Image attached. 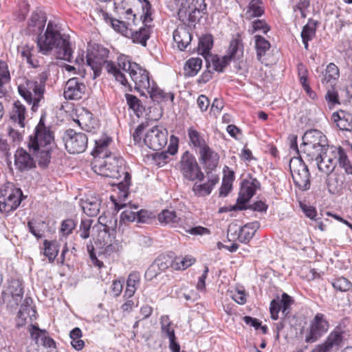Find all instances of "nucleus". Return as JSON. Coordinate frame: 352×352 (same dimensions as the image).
I'll list each match as a JSON object with an SVG mask.
<instances>
[{"label": "nucleus", "mask_w": 352, "mask_h": 352, "mask_svg": "<svg viewBox=\"0 0 352 352\" xmlns=\"http://www.w3.org/2000/svg\"><path fill=\"white\" fill-rule=\"evenodd\" d=\"M91 167L96 174L102 177L119 179L123 176V179L117 184L119 190L118 197L123 200L127 198L131 185V176L126 170L122 157L115 154L104 158L96 157L91 162Z\"/></svg>", "instance_id": "nucleus-1"}, {"label": "nucleus", "mask_w": 352, "mask_h": 352, "mask_svg": "<svg viewBox=\"0 0 352 352\" xmlns=\"http://www.w3.org/2000/svg\"><path fill=\"white\" fill-rule=\"evenodd\" d=\"M27 144L29 151L36 157L38 166L42 168H47L55 142L54 132L45 125L44 116L41 117L34 133L29 136Z\"/></svg>", "instance_id": "nucleus-2"}, {"label": "nucleus", "mask_w": 352, "mask_h": 352, "mask_svg": "<svg viewBox=\"0 0 352 352\" xmlns=\"http://www.w3.org/2000/svg\"><path fill=\"white\" fill-rule=\"evenodd\" d=\"M36 43L42 54H48L55 49L57 58L72 62L73 51L69 37L62 35L57 25L53 22L49 21L43 35L41 33L38 34Z\"/></svg>", "instance_id": "nucleus-3"}, {"label": "nucleus", "mask_w": 352, "mask_h": 352, "mask_svg": "<svg viewBox=\"0 0 352 352\" xmlns=\"http://www.w3.org/2000/svg\"><path fill=\"white\" fill-rule=\"evenodd\" d=\"M109 50L102 46H97L86 56V64L94 72V78L100 75L102 68L104 67L107 73L113 76L116 80L122 85H125L127 80L118 69L117 65L112 61H108Z\"/></svg>", "instance_id": "nucleus-4"}, {"label": "nucleus", "mask_w": 352, "mask_h": 352, "mask_svg": "<svg viewBox=\"0 0 352 352\" xmlns=\"http://www.w3.org/2000/svg\"><path fill=\"white\" fill-rule=\"evenodd\" d=\"M143 14L141 16L140 19L138 20V22H141V19L143 17L142 23L143 25L139 28L136 26L134 28H130L129 30L125 29L126 34V37L130 38L133 43L140 44L141 45L146 47V41L150 38L151 32V26L148 25L147 23L152 21L151 18V4L147 0H144L142 4Z\"/></svg>", "instance_id": "nucleus-5"}, {"label": "nucleus", "mask_w": 352, "mask_h": 352, "mask_svg": "<svg viewBox=\"0 0 352 352\" xmlns=\"http://www.w3.org/2000/svg\"><path fill=\"white\" fill-rule=\"evenodd\" d=\"M175 4L179 7L177 14L179 20L184 21L187 20L189 23L192 24L206 14L207 4L205 0H174Z\"/></svg>", "instance_id": "nucleus-6"}, {"label": "nucleus", "mask_w": 352, "mask_h": 352, "mask_svg": "<svg viewBox=\"0 0 352 352\" xmlns=\"http://www.w3.org/2000/svg\"><path fill=\"white\" fill-rule=\"evenodd\" d=\"M289 169L294 183L301 190L310 188V173L308 166L303 162L302 157H293L289 162Z\"/></svg>", "instance_id": "nucleus-7"}, {"label": "nucleus", "mask_w": 352, "mask_h": 352, "mask_svg": "<svg viewBox=\"0 0 352 352\" xmlns=\"http://www.w3.org/2000/svg\"><path fill=\"white\" fill-rule=\"evenodd\" d=\"M179 169L184 179L194 182H201L204 179V174L201 171L196 158L188 151L182 155L179 163Z\"/></svg>", "instance_id": "nucleus-8"}, {"label": "nucleus", "mask_w": 352, "mask_h": 352, "mask_svg": "<svg viewBox=\"0 0 352 352\" xmlns=\"http://www.w3.org/2000/svg\"><path fill=\"white\" fill-rule=\"evenodd\" d=\"M36 82L30 80L25 81L18 86L19 94L29 104H32V110L36 111L39 102L43 99L44 90L38 89L39 87L36 85Z\"/></svg>", "instance_id": "nucleus-9"}, {"label": "nucleus", "mask_w": 352, "mask_h": 352, "mask_svg": "<svg viewBox=\"0 0 352 352\" xmlns=\"http://www.w3.org/2000/svg\"><path fill=\"white\" fill-rule=\"evenodd\" d=\"M36 82L30 80L25 81L18 86L19 94L29 104H32V110L36 111L39 102L43 99L44 90L38 89L39 87L36 85Z\"/></svg>", "instance_id": "nucleus-10"}, {"label": "nucleus", "mask_w": 352, "mask_h": 352, "mask_svg": "<svg viewBox=\"0 0 352 352\" xmlns=\"http://www.w3.org/2000/svg\"><path fill=\"white\" fill-rule=\"evenodd\" d=\"M67 151L72 154L83 153L88 144L87 136L82 133H77L74 129H67L63 137Z\"/></svg>", "instance_id": "nucleus-11"}, {"label": "nucleus", "mask_w": 352, "mask_h": 352, "mask_svg": "<svg viewBox=\"0 0 352 352\" xmlns=\"http://www.w3.org/2000/svg\"><path fill=\"white\" fill-rule=\"evenodd\" d=\"M329 327V322L324 314L318 313L311 322L309 331L305 336V342L313 343L325 334Z\"/></svg>", "instance_id": "nucleus-12"}, {"label": "nucleus", "mask_w": 352, "mask_h": 352, "mask_svg": "<svg viewBox=\"0 0 352 352\" xmlns=\"http://www.w3.org/2000/svg\"><path fill=\"white\" fill-rule=\"evenodd\" d=\"M22 191L19 188L10 190L3 189L0 190V212L9 213L15 210L22 200Z\"/></svg>", "instance_id": "nucleus-13"}, {"label": "nucleus", "mask_w": 352, "mask_h": 352, "mask_svg": "<svg viewBox=\"0 0 352 352\" xmlns=\"http://www.w3.org/2000/svg\"><path fill=\"white\" fill-rule=\"evenodd\" d=\"M167 131L160 126L149 129L144 138V144L153 151H160L167 144Z\"/></svg>", "instance_id": "nucleus-14"}, {"label": "nucleus", "mask_w": 352, "mask_h": 352, "mask_svg": "<svg viewBox=\"0 0 352 352\" xmlns=\"http://www.w3.org/2000/svg\"><path fill=\"white\" fill-rule=\"evenodd\" d=\"M294 300L287 294L283 293L281 299H273L270 302V311L271 318L276 320L278 318V313L281 311L285 316L289 317L290 307Z\"/></svg>", "instance_id": "nucleus-15"}, {"label": "nucleus", "mask_w": 352, "mask_h": 352, "mask_svg": "<svg viewBox=\"0 0 352 352\" xmlns=\"http://www.w3.org/2000/svg\"><path fill=\"white\" fill-rule=\"evenodd\" d=\"M86 89V85L78 78H72L67 81L63 96L67 100H79L85 95Z\"/></svg>", "instance_id": "nucleus-16"}, {"label": "nucleus", "mask_w": 352, "mask_h": 352, "mask_svg": "<svg viewBox=\"0 0 352 352\" xmlns=\"http://www.w3.org/2000/svg\"><path fill=\"white\" fill-rule=\"evenodd\" d=\"M33 155L23 148H18L14 154V165L16 169L21 172L28 171L36 168V161L32 157Z\"/></svg>", "instance_id": "nucleus-17"}, {"label": "nucleus", "mask_w": 352, "mask_h": 352, "mask_svg": "<svg viewBox=\"0 0 352 352\" xmlns=\"http://www.w3.org/2000/svg\"><path fill=\"white\" fill-rule=\"evenodd\" d=\"M342 331L336 328L328 336L324 342L318 344L311 352H331L334 346H338L343 339Z\"/></svg>", "instance_id": "nucleus-18"}, {"label": "nucleus", "mask_w": 352, "mask_h": 352, "mask_svg": "<svg viewBox=\"0 0 352 352\" xmlns=\"http://www.w3.org/2000/svg\"><path fill=\"white\" fill-rule=\"evenodd\" d=\"M199 153L200 155V161L204 166L206 173H212L218 165L219 160V154L208 145L203 147L201 150H199Z\"/></svg>", "instance_id": "nucleus-19"}, {"label": "nucleus", "mask_w": 352, "mask_h": 352, "mask_svg": "<svg viewBox=\"0 0 352 352\" xmlns=\"http://www.w3.org/2000/svg\"><path fill=\"white\" fill-rule=\"evenodd\" d=\"M208 181L204 184L195 182L192 186V190L198 197H204L211 193L215 185L219 182V176L213 173L206 172Z\"/></svg>", "instance_id": "nucleus-20"}, {"label": "nucleus", "mask_w": 352, "mask_h": 352, "mask_svg": "<svg viewBox=\"0 0 352 352\" xmlns=\"http://www.w3.org/2000/svg\"><path fill=\"white\" fill-rule=\"evenodd\" d=\"M45 13L41 10H34L28 23V31L30 34H38L42 33L46 23Z\"/></svg>", "instance_id": "nucleus-21"}, {"label": "nucleus", "mask_w": 352, "mask_h": 352, "mask_svg": "<svg viewBox=\"0 0 352 352\" xmlns=\"http://www.w3.org/2000/svg\"><path fill=\"white\" fill-rule=\"evenodd\" d=\"M316 163L320 171L327 175L330 174L337 164V149L331 152L327 151L321 158L316 161Z\"/></svg>", "instance_id": "nucleus-22"}, {"label": "nucleus", "mask_w": 352, "mask_h": 352, "mask_svg": "<svg viewBox=\"0 0 352 352\" xmlns=\"http://www.w3.org/2000/svg\"><path fill=\"white\" fill-rule=\"evenodd\" d=\"M129 76L135 83V89L138 91H143L150 88L148 72L146 69H142L138 65V69H132Z\"/></svg>", "instance_id": "nucleus-23"}, {"label": "nucleus", "mask_w": 352, "mask_h": 352, "mask_svg": "<svg viewBox=\"0 0 352 352\" xmlns=\"http://www.w3.org/2000/svg\"><path fill=\"white\" fill-rule=\"evenodd\" d=\"M95 141V147L91 152L94 159L96 157L104 158L109 155H114L108 150L109 145L112 142V138L107 134H103L100 138Z\"/></svg>", "instance_id": "nucleus-24"}, {"label": "nucleus", "mask_w": 352, "mask_h": 352, "mask_svg": "<svg viewBox=\"0 0 352 352\" xmlns=\"http://www.w3.org/2000/svg\"><path fill=\"white\" fill-rule=\"evenodd\" d=\"M76 122L82 129L91 133H95L99 126L98 120L94 117L89 111L85 109L78 116Z\"/></svg>", "instance_id": "nucleus-25"}, {"label": "nucleus", "mask_w": 352, "mask_h": 352, "mask_svg": "<svg viewBox=\"0 0 352 352\" xmlns=\"http://www.w3.org/2000/svg\"><path fill=\"white\" fill-rule=\"evenodd\" d=\"M331 120L340 130L350 131L352 128V114L349 111L340 109L333 112Z\"/></svg>", "instance_id": "nucleus-26"}, {"label": "nucleus", "mask_w": 352, "mask_h": 352, "mask_svg": "<svg viewBox=\"0 0 352 352\" xmlns=\"http://www.w3.org/2000/svg\"><path fill=\"white\" fill-rule=\"evenodd\" d=\"M173 40L177 44L179 50L184 51L190 44L192 35L186 28H179L173 32Z\"/></svg>", "instance_id": "nucleus-27"}, {"label": "nucleus", "mask_w": 352, "mask_h": 352, "mask_svg": "<svg viewBox=\"0 0 352 352\" xmlns=\"http://www.w3.org/2000/svg\"><path fill=\"white\" fill-rule=\"evenodd\" d=\"M227 56L232 60L241 62L243 57V44L239 36L232 39Z\"/></svg>", "instance_id": "nucleus-28"}, {"label": "nucleus", "mask_w": 352, "mask_h": 352, "mask_svg": "<svg viewBox=\"0 0 352 352\" xmlns=\"http://www.w3.org/2000/svg\"><path fill=\"white\" fill-rule=\"evenodd\" d=\"M80 206L87 216L96 217L100 212V200L96 197H91L85 200L82 199Z\"/></svg>", "instance_id": "nucleus-29"}, {"label": "nucleus", "mask_w": 352, "mask_h": 352, "mask_svg": "<svg viewBox=\"0 0 352 352\" xmlns=\"http://www.w3.org/2000/svg\"><path fill=\"white\" fill-rule=\"evenodd\" d=\"M161 332L169 339V346L178 343L173 327V322L170 320L168 316H162L160 320Z\"/></svg>", "instance_id": "nucleus-30"}, {"label": "nucleus", "mask_w": 352, "mask_h": 352, "mask_svg": "<svg viewBox=\"0 0 352 352\" xmlns=\"http://www.w3.org/2000/svg\"><path fill=\"white\" fill-rule=\"evenodd\" d=\"M314 142L320 144V145L328 144L326 136L320 131L317 129L307 131L302 137V143L311 144Z\"/></svg>", "instance_id": "nucleus-31"}, {"label": "nucleus", "mask_w": 352, "mask_h": 352, "mask_svg": "<svg viewBox=\"0 0 352 352\" xmlns=\"http://www.w3.org/2000/svg\"><path fill=\"white\" fill-rule=\"evenodd\" d=\"M265 12L262 0H251L245 13V18L250 20L252 18L261 16Z\"/></svg>", "instance_id": "nucleus-32"}, {"label": "nucleus", "mask_w": 352, "mask_h": 352, "mask_svg": "<svg viewBox=\"0 0 352 352\" xmlns=\"http://www.w3.org/2000/svg\"><path fill=\"white\" fill-rule=\"evenodd\" d=\"M36 311L34 307H32L31 305H26L25 304H22L18 313V321L16 322V327L19 328L23 326L28 317L30 318L31 321L33 319H36Z\"/></svg>", "instance_id": "nucleus-33"}, {"label": "nucleus", "mask_w": 352, "mask_h": 352, "mask_svg": "<svg viewBox=\"0 0 352 352\" xmlns=\"http://www.w3.org/2000/svg\"><path fill=\"white\" fill-rule=\"evenodd\" d=\"M158 221L161 223L168 224L172 227H177L181 222V218L174 210H164L157 217Z\"/></svg>", "instance_id": "nucleus-34"}, {"label": "nucleus", "mask_w": 352, "mask_h": 352, "mask_svg": "<svg viewBox=\"0 0 352 352\" xmlns=\"http://www.w3.org/2000/svg\"><path fill=\"white\" fill-rule=\"evenodd\" d=\"M26 109L23 104L19 101H16L14 104L12 111L10 114V118L19 124L21 128H23L25 124V115Z\"/></svg>", "instance_id": "nucleus-35"}, {"label": "nucleus", "mask_w": 352, "mask_h": 352, "mask_svg": "<svg viewBox=\"0 0 352 352\" xmlns=\"http://www.w3.org/2000/svg\"><path fill=\"white\" fill-rule=\"evenodd\" d=\"M329 144L320 145L319 148L301 150L303 157L307 161L316 162L318 158H321L327 151H329Z\"/></svg>", "instance_id": "nucleus-36"}, {"label": "nucleus", "mask_w": 352, "mask_h": 352, "mask_svg": "<svg viewBox=\"0 0 352 352\" xmlns=\"http://www.w3.org/2000/svg\"><path fill=\"white\" fill-rule=\"evenodd\" d=\"M340 77V71L338 67L333 63H330L326 68L325 74L322 79V84L329 83L331 86L336 84V80Z\"/></svg>", "instance_id": "nucleus-37"}, {"label": "nucleus", "mask_w": 352, "mask_h": 352, "mask_svg": "<svg viewBox=\"0 0 352 352\" xmlns=\"http://www.w3.org/2000/svg\"><path fill=\"white\" fill-rule=\"evenodd\" d=\"M213 45V38L211 34H206L199 38L198 44V53L201 54L206 60L210 55V50Z\"/></svg>", "instance_id": "nucleus-38"}, {"label": "nucleus", "mask_w": 352, "mask_h": 352, "mask_svg": "<svg viewBox=\"0 0 352 352\" xmlns=\"http://www.w3.org/2000/svg\"><path fill=\"white\" fill-rule=\"evenodd\" d=\"M188 135L189 138L190 144L194 148L201 150L203 147L208 146L204 138L201 133L195 129L193 127H190L188 129Z\"/></svg>", "instance_id": "nucleus-39"}, {"label": "nucleus", "mask_w": 352, "mask_h": 352, "mask_svg": "<svg viewBox=\"0 0 352 352\" xmlns=\"http://www.w3.org/2000/svg\"><path fill=\"white\" fill-rule=\"evenodd\" d=\"M44 255L48 258L50 263H52L57 256L59 251V244L56 241H43Z\"/></svg>", "instance_id": "nucleus-40"}, {"label": "nucleus", "mask_w": 352, "mask_h": 352, "mask_svg": "<svg viewBox=\"0 0 352 352\" xmlns=\"http://www.w3.org/2000/svg\"><path fill=\"white\" fill-rule=\"evenodd\" d=\"M255 38V47L256 50V56L258 60L264 56L267 50L270 48V43L264 37L260 35H256Z\"/></svg>", "instance_id": "nucleus-41"}, {"label": "nucleus", "mask_w": 352, "mask_h": 352, "mask_svg": "<svg viewBox=\"0 0 352 352\" xmlns=\"http://www.w3.org/2000/svg\"><path fill=\"white\" fill-rule=\"evenodd\" d=\"M153 263L160 271L164 272L169 267L173 268L175 266L174 257L170 254H160L155 258Z\"/></svg>", "instance_id": "nucleus-42"}, {"label": "nucleus", "mask_w": 352, "mask_h": 352, "mask_svg": "<svg viewBox=\"0 0 352 352\" xmlns=\"http://www.w3.org/2000/svg\"><path fill=\"white\" fill-rule=\"evenodd\" d=\"M202 60L199 58H191L188 60L184 65L186 75L195 76L201 68Z\"/></svg>", "instance_id": "nucleus-43"}, {"label": "nucleus", "mask_w": 352, "mask_h": 352, "mask_svg": "<svg viewBox=\"0 0 352 352\" xmlns=\"http://www.w3.org/2000/svg\"><path fill=\"white\" fill-rule=\"evenodd\" d=\"M337 162L341 168L344 169L346 174L352 175V164L349 160L344 150L340 146L337 148Z\"/></svg>", "instance_id": "nucleus-44"}, {"label": "nucleus", "mask_w": 352, "mask_h": 352, "mask_svg": "<svg viewBox=\"0 0 352 352\" xmlns=\"http://www.w3.org/2000/svg\"><path fill=\"white\" fill-rule=\"evenodd\" d=\"M125 98L129 109H132L138 117L142 114L145 109L140 100L130 94H126Z\"/></svg>", "instance_id": "nucleus-45"}, {"label": "nucleus", "mask_w": 352, "mask_h": 352, "mask_svg": "<svg viewBox=\"0 0 352 352\" xmlns=\"http://www.w3.org/2000/svg\"><path fill=\"white\" fill-rule=\"evenodd\" d=\"M117 68L124 76L125 75L122 71L128 72L130 75L132 69H138V65L135 63H131L127 57L120 56L118 58ZM124 77L126 78V76Z\"/></svg>", "instance_id": "nucleus-46"}, {"label": "nucleus", "mask_w": 352, "mask_h": 352, "mask_svg": "<svg viewBox=\"0 0 352 352\" xmlns=\"http://www.w3.org/2000/svg\"><path fill=\"white\" fill-rule=\"evenodd\" d=\"M101 13L102 16L104 17L106 21H107L108 20L111 21V26L116 31L121 33L124 36H126L125 29L126 30H129L130 28L129 26H126L123 21H120L118 19L111 18L109 16L108 13L102 10Z\"/></svg>", "instance_id": "nucleus-47"}, {"label": "nucleus", "mask_w": 352, "mask_h": 352, "mask_svg": "<svg viewBox=\"0 0 352 352\" xmlns=\"http://www.w3.org/2000/svg\"><path fill=\"white\" fill-rule=\"evenodd\" d=\"M69 337L71 338V344L76 350L80 351L83 349L85 342L81 340L82 331L80 328L76 327L70 331Z\"/></svg>", "instance_id": "nucleus-48"}, {"label": "nucleus", "mask_w": 352, "mask_h": 352, "mask_svg": "<svg viewBox=\"0 0 352 352\" xmlns=\"http://www.w3.org/2000/svg\"><path fill=\"white\" fill-rule=\"evenodd\" d=\"M316 31V22L311 19H309L308 23L303 26L301 32L302 40H312Z\"/></svg>", "instance_id": "nucleus-49"}, {"label": "nucleus", "mask_w": 352, "mask_h": 352, "mask_svg": "<svg viewBox=\"0 0 352 352\" xmlns=\"http://www.w3.org/2000/svg\"><path fill=\"white\" fill-rule=\"evenodd\" d=\"M8 293L12 296L15 303H18L21 301L23 294V289L22 285L18 281H12L8 288Z\"/></svg>", "instance_id": "nucleus-50"}, {"label": "nucleus", "mask_w": 352, "mask_h": 352, "mask_svg": "<svg viewBox=\"0 0 352 352\" xmlns=\"http://www.w3.org/2000/svg\"><path fill=\"white\" fill-rule=\"evenodd\" d=\"M342 182L336 174H329L327 179L328 190L331 193H336L342 188Z\"/></svg>", "instance_id": "nucleus-51"}, {"label": "nucleus", "mask_w": 352, "mask_h": 352, "mask_svg": "<svg viewBox=\"0 0 352 352\" xmlns=\"http://www.w3.org/2000/svg\"><path fill=\"white\" fill-rule=\"evenodd\" d=\"M331 284L335 289L342 292H347L352 287V283L344 277L334 279Z\"/></svg>", "instance_id": "nucleus-52"}, {"label": "nucleus", "mask_w": 352, "mask_h": 352, "mask_svg": "<svg viewBox=\"0 0 352 352\" xmlns=\"http://www.w3.org/2000/svg\"><path fill=\"white\" fill-rule=\"evenodd\" d=\"M331 87V89H329L325 94V100L328 103L329 109H332L336 104H340L338 91L335 89L333 85Z\"/></svg>", "instance_id": "nucleus-53"}, {"label": "nucleus", "mask_w": 352, "mask_h": 352, "mask_svg": "<svg viewBox=\"0 0 352 352\" xmlns=\"http://www.w3.org/2000/svg\"><path fill=\"white\" fill-rule=\"evenodd\" d=\"M245 209H250L258 212H265L267 209V205L262 201H257L252 204H249L248 206H234L232 208V210H242Z\"/></svg>", "instance_id": "nucleus-54"}, {"label": "nucleus", "mask_w": 352, "mask_h": 352, "mask_svg": "<svg viewBox=\"0 0 352 352\" xmlns=\"http://www.w3.org/2000/svg\"><path fill=\"white\" fill-rule=\"evenodd\" d=\"M92 219H82L79 227L80 236L83 239H87L90 236V228L91 227Z\"/></svg>", "instance_id": "nucleus-55"}, {"label": "nucleus", "mask_w": 352, "mask_h": 352, "mask_svg": "<svg viewBox=\"0 0 352 352\" xmlns=\"http://www.w3.org/2000/svg\"><path fill=\"white\" fill-rule=\"evenodd\" d=\"M29 332L30 334V337L33 341L35 342V344L37 347H38L39 340L41 342L42 337L47 334V331L45 330H41L37 326L34 324H31L30 328L29 329Z\"/></svg>", "instance_id": "nucleus-56"}, {"label": "nucleus", "mask_w": 352, "mask_h": 352, "mask_svg": "<svg viewBox=\"0 0 352 352\" xmlns=\"http://www.w3.org/2000/svg\"><path fill=\"white\" fill-rule=\"evenodd\" d=\"M252 30H249V32L250 34H254L257 31H262L263 34H267V32L270 30V26L266 23L264 20L256 19L252 22Z\"/></svg>", "instance_id": "nucleus-57"}, {"label": "nucleus", "mask_w": 352, "mask_h": 352, "mask_svg": "<svg viewBox=\"0 0 352 352\" xmlns=\"http://www.w3.org/2000/svg\"><path fill=\"white\" fill-rule=\"evenodd\" d=\"M153 85L150 86V88L146 91L149 94L150 97L154 102H161L163 101V94H164V91L160 89V88L155 86V84L153 82Z\"/></svg>", "instance_id": "nucleus-58"}, {"label": "nucleus", "mask_w": 352, "mask_h": 352, "mask_svg": "<svg viewBox=\"0 0 352 352\" xmlns=\"http://www.w3.org/2000/svg\"><path fill=\"white\" fill-rule=\"evenodd\" d=\"M50 76L48 69L44 68L42 71H41L35 79L33 80L34 82H36V85L39 87L38 89H42L45 91V85L46 81L48 79Z\"/></svg>", "instance_id": "nucleus-59"}, {"label": "nucleus", "mask_w": 352, "mask_h": 352, "mask_svg": "<svg viewBox=\"0 0 352 352\" xmlns=\"http://www.w3.org/2000/svg\"><path fill=\"white\" fill-rule=\"evenodd\" d=\"M77 221L69 218L63 221L61 223L60 232L63 235L70 234L77 225Z\"/></svg>", "instance_id": "nucleus-60"}, {"label": "nucleus", "mask_w": 352, "mask_h": 352, "mask_svg": "<svg viewBox=\"0 0 352 352\" xmlns=\"http://www.w3.org/2000/svg\"><path fill=\"white\" fill-rule=\"evenodd\" d=\"M10 81V74L6 62L0 61V87Z\"/></svg>", "instance_id": "nucleus-61"}, {"label": "nucleus", "mask_w": 352, "mask_h": 352, "mask_svg": "<svg viewBox=\"0 0 352 352\" xmlns=\"http://www.w3.org/2000/svg\"><path fill=\"white\" fill-rule=\"evenodd\" d=\"M254 236V232L249 230L245 226L240 228L237 239L242 243H248Z\"/></svg>", "instance_id": "nucleus-62"}, {"label": "nucleus", "mask_w": 352, "mask_h": 352, "mask_svg": "<svg viewBox=\"0 0 352 352\" xmlns=\"http://www.w3.org/2000/svg\"><path fill=\"white\" fill-rule=\"evenodd\" d=\"M195 262V259L193 257L187 256L183 258L180 261L175 262V266L173 267V269L176 270H184L191 266Z\"/></svg>", "instance_id": "nucleus-63"}, {"label": "nucleus", "mask_w": 352, "mask_h": 352, "mask_svg": "<svg viewBox=\"0 0 352 352\" xmlns=\"http://www.w3.org/2000/svg\"><path fill=\"white\" fill-rule=\"evenodd\" d=\"M153 213L145 210H140L138 211V220L137 222L142 223H148L153 219Z\"/></svg>", "instance_id": "nucleus-64"}]
</instances>
